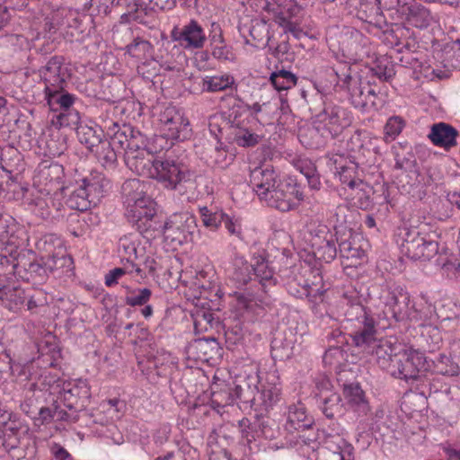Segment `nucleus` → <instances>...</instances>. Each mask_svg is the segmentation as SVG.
Segmentation results:
<instances>
[{"mask_svg":"<svg viewBox=\"0 0 460 460\" xmlns=\"http://www.w3.org/2000/svg\"><path fill=\"white\" fill-rule=\"evenodd\" d=\"M110 188V181L100 172L84 177L69 194L66 204L75 210L85 211L96 206Z\"/></svg>","mask_w":460,"mask_h":460,"instance_id":"3","label":"nucleus"},{"mask_svg":"<svg viewBox=\"0 0 460 460\" xmlns=\"http://www.w3.org/2000/svg\"><path fill=\"white\" fill-rule=\"evenodd\" d=\"M420 343L423 349L433 352L440 348L442 335L433 323H420Z\"/></svg>","mask_w":460,"mask_h":460,"instance_id":"32","label":"nucleus"},{"mask_svg":"<svg viewBox=\"0 0 460 460\" xmlns=\"http://www.w3.org/2000/svg\"><path fill=\"white\" fill-rule=\"evenodd\" d=\"M280 180L276 172L269 166L256 167L250 174L251 185L261 200Z\"/></svg>","mask_w":460,"mask_h":460,"instance_id":"21","label":"nucleus"},{"mask_svg":"<svg viewBox=\"0 0 460 460\" xmlns=\"http://www.w3.org/2000/svg\"><path fill=\"white\" fill-rule=\"evenodd\" d=\"M171 38L187 51L203 49L208 40L204 28L194 19L181 26H174L171 31Z\"/></svg>","mask_w":460,"mask_h":460,"instance_id":"9","label":"nucleus"},{"mask_svg":"<svg viewBox=\"0 0 460 460\" xmlns=\"http://www.w3.org/2000/svg\"><path fill=\"white\" fill-rule=\"evenodd\" d=\"M40 75L44 82V91L49 89H62L69 77L68 68L62 57H52L40 69Z\"/></svg>","mask_w":460,"mask_h":460,"instance_id":"18","label":"nucleus"},{"mask_svg":"<svg viewBox=\"0 0 460 460\" xmlns=\"http://www.w3.org/2000/svg\"><path fill=\"white\" fill-rule=\"evenodd\" d=\"M400 235L402 252L411 260L429 261L438 252V243L420 234L416 229L403 228Z\"/></svg>","mask_w":460,"mask_h":460,"instance_id":"7","label":"nucleus"},{"mask_svg":"<svg viewBox=\"0 0 460 460\" xmlns=\"http://www.w3.org/2000/svg\"><path fill=\"white\" fill-rule=\"evenodd\" d=\"M277 22L284 29L285 32L291 33L296 39L299 40L305 35L303 29L296 19L287 16L283 12L277 17Z\"/></svg>","mask_w":460,"mask_h":460,"instance_id":"47","label":"nucleus"},{"mask_svg":"<svg viewBox=\"0 0 460 460\" xmlns=\"http://www.w3.org/2000/svg\"><path fill=\"white\" fill-rule=\"evenodd\" d=\"M431 20L429 11L421 5H414L410 9L409 21L415 27L426 28L429 25Z\"/></svg>","mask_w":460,"mask_h":460,"instance_id":"44","label":"nucleus"},{"mask_svg":"<svg viewBox=\"0 0 460 460\" xmlns=\"http://www.w3.org/2000/svg\"><path fill=\"white\" fill-rule=\"evenodd\" d=\"M199 214L203 225L211 230H216L222 224L226 213L222 210H213L208 207H200Z\"/></svg>","mask_w":460,"mask_h":460,"instance_id":"43","label":"nucleus"},{"mask_svg":"<svg viewBox=\"0 0 460 460\" xmlns=\"http://www.w3.org/2000/svg\"><path fill=\"white\" fill-rule=\"evenodd\" d=\"M251 263L253 277L258 279L261 287L265 288L276 284L275 270L264 255H253Z\"/></svg>","mask_w":460,"mask_h":460,"instance_id":"28","label":"nucleus"},{"mask_svg":"<svg viewBox=\"0 0 460 460\" xmlns=\"http://www.w3.org/2000/svg\"><path fill=\"white\" fill-rule=\"evenodd\" d=\"M152 45L146 40L141 38L135 39L130 44L126 46V51L133 58H144L146 54L150 53Z\"/></svg>","mask_w":460,"mask_h":460,"instance_id":"48","label":"nucleus"},{"mask_svg":"<svg viewBox=\"0 0 460 460\" xmlns=\"http://www.w3.org/2000/svg\"><path fill=\"white\" fill-rule=\"evenodd\" d=\"M197 227L196 218L189 213L172 215L164 224L162 223L164 236L172 243L188 242Z\"/></svg>","mask_w":460,"mask_h":460,"instance_id":"11","label":"nucleus"},{"mask_svg":"<svg viewBox=\"0 0 460 460\" xmlns=\"http://www.w3.org/2000/svg\"><path fill=\"white\" fill-rule=\"evenodd\" d=\"M112 6L122 7L126 9V12L123 13L122 16L127 15L129 18L137 19L138 16L136 14L140 6V2L137 0H115Z\"/></svg>","mask_w":460,"mask_h":460,"instance_id":"54","label":"nucleus"},{"mask_svg":"<svg viewBox=\"0 0 460 460\" xmlns=\"http://www.w3.org/2000/svg\"><path fill=\"white\" fill-rule=\"evenodd\" d=\"M87 393L86 385L82 381H79L77 384L64 382L62 385V390L59 392L60 399L68 409L75 408L78 399L82 394L86 395Z\"/></svg>","mask_w":460,"mask_h":460,"instance_id":"33","label":"nucleus"},{"mask_svg":"<svg viewBox=\"0 0 460 460\" xmlns=\"http://www.w3.org/2000/svg\"><path fill=\"white\" fill-rule=\"evenodd\" d=\"M353 330L349 336L354 345L359 348L363 352L369 350L373 343L377 342V331L375 319L369 318L367 321L352 324Z\"/></svg>","mask_w":460,"mask_h":460,"instance_id":"22","label":"nucleus"},{"mask_svg":"<svg viewBox=\"0 0 460 460\" xmlns=\"http://www.w3.org/2000/svg\"><path fill=\"white\" fill-rule=\"evenodd\" d=\"M229 54V49L225 43L212 46V55L217 59H228Z\"/></svg>","mask_w":460,"mask_h":460,"instance_id":"61","label":"nucleus"},{"mask_svg":"<svg viewBox=\"0 0 460 460\" xmlns=\"http://www.w3.org/2000/svg\"><path fill=\"white\" fill-rule=\"evenodd\" d=\"M45 92L49 107L53 111H59L53 119V123L58 127H69L77 124L79 112L71 109L75 101V96L62 89H49Z\"/></svg>","mask_w":460,"mask_h":460,"instance_id":"5","label":"nucleus"},{"mask_svg":"<svg viewBox=\"0 0 460 460\" xmlns=\"http://www.w3.org/2000/svg\"><path fill=\"white\" fill-rule=\"evenodd\" d=\"M31 206L34 207L32 211L39 217L42 218L49 217L50 213L47 199L41 197H36L31 200Z\"/></svg>","mask_w":460,"mask_h":460,"instance_id":"56","label":"nucleus"},{"mask_svg":"<svg viewBox=\"0 0 460 460\" xmlns=\"http://www.w3.org/2000/svg\"><path fill=\"white\" fill-rule=\"evenodd\" d=\"M123 403L118 399H111L102 403V409L111 414V418H119V405Z\"/></svg>","mask_w":460,"mask_h":460,"instance_id":"59","label":"nucleus"},{"mask_svg":"<svg viewBox=\"0 0 460 460\" xmlns=\"http://www.w3.org/2000/svg\"><path fill=\"white\" fill-rule=\"evenodd\" d=\"M58 23V30L68 41H79L86 31L84 20L86 15L78 13L74 10L62 9L58 11L54 18Z\"/></svg>","mask_w":460,"mask_h":460,"instance_id":"15","label":"nucleus"},{"mask_svg":"<svg viewBox=\"0 0 460 460\" xmlns=\"http://www.w3.org/2000/svg\"><path fill=\"white\" fill-rule=\"evenodd\" d=\"M51 452L57 460H73L71 455L58 444L51 447Z\"/></svg>","mask_w":460,"mask_h":460,"instance_id":"62","label":"nucleus"},{"mask_svg":"<svg viewBox=\"0 0 460 460\" xmlns=\"http://www.w3.org/2000/svg\"><path fill=\"white\" fill-rule=\"evenodd\" d=\"M107 129V134L110 137L111 145L120 152L124 151V155L128 151H132L134 148L139 147V144H144V137L140 132H135L130 127L127 125L119 126L118 122H111L109 125H104Z\"/></svg>","mask_w":460,"mask_h":460,"instance_id":"14","label":"nucleus"},{"mask_svg":"<svg viewBox=\"0 0 460 460\" xmlns=\"http://www.w3.org/2000/svg\"><path fill=\"white\" fill-rule=\"evenodd\" d=\"M228 280L237 288L246 286L253 278L252 263L235 255L227 269Z\"/></svg>","mask_w":460,"mask_h":460,"instance_id":"25","label":"nucleus"},{"mask_svg":"<svg viewBox=\"0 0 460 460\" xmlns=\"http://www.w3.org/2000/svg\"><path fill=\"white\" fill-rule=\"evenodd\" d=\"M145 188L146 184L137 179L123 184L125 215L145 238L154 239L162 233V222L156 214L155 202L146 195Z\"/></svg>","mask_w":460,"mask_h":460,"instance_id":"1","label":"nucleus"},{"mask_svg":"<svg viewBox=\"0 0 460 460\" xmlns=\"http://www.w3.org/2000/svg\"><path fill=\"white\" fill-rule=\"evenodd\" d=\"M340 253L346 259H360L364 257L365 251L357 245L355 237L341 241L339 244Z\"/></svg>","mask_w":460,"mask_h":460,"instance_id":"46","label":"nucleus"},{"mask_svg":"<svg viewBox=\"0 0 460 460\" xmlns=\"http://www.w3.org/2000/svg\"><path fill=\"white\" fill-rule=\"evenodd\" d=\"M63 177L64 168L58 163H51L49 165H43L38 172L39 181L50 188L59 185Z\"/></svg>","mask_w":460,"mask_h":460,"instance_id":"36","label":"nucleus"},{"mask_svg":"<svg viewBox=\"0 0 460 460\" xmlns=\"http://www.w3.org/2000/svg\"><path fill=\"white\" fill-rule=\"evenodd\" d=\"M176 0H153L150 8H158L160 10H171L175 6Z\"/></svg>","mask_w":460,"mask_h":460,"instance_id":"63","label":"nucleus"},{"mask_svg":"<svg viewBox=\"0 0 460 460\" xmlns=\"http://www.w3.org/2000/svg\"><path fill=\"white\" fill-rule=\"evenodd\" d=\"M438 264L441 266L444 273L450 279H460V259L450 258L443 259L440 255L438 259Z\"/></svg>","mask_w":460,"mask_h":460,"instance_id":"51","label":"nucleus"},{"mask_svg":"<svg viewBox=\"0 0 460 460\" xmlns=\"http://www.w3.org/2000/svg\"><path fill=\"white\" fill-rule=\"evenodd\" d=\"M310 242L314 254L318 260L330 262L336 257V238L326 226H320L312 235Z\"/></svg>","mask_w":460,"mask_h":460,"instance_id":"19","label":"nucleus"},{"mask_svg":"<svg viewBox=\"0 0 460 460\" xmlns=\"http://www.w3.org/2000/svg\"><path fill=\"white\" fill-rule=\"evenodd\" d=\"M234 396L228 388L214 391L211 394L212 403L217 407H224L234 402Z\"/></svg>","mask_w":460,"mask_h":460,"instance_id":"55","label":"nucleus"},{"mask_svg":"<svg viewBox=\"0 0 460 460\" xmlns=\"http://www.w3.org/2000/svg\"><path fill=\"white\" fill-rule=\"evenodd\" d=\"M270 81L277 91L290 89L296 84V76L287 70L273 72L270 76Z\"/></svg>","mask_w":460,"mask_h":460,"instance_id":"41","label":"nucleus"},{"mask_svg":"<svg viewBox=\"0 0 460 460\" xmlns=\"http://www.w3.org/2000/svg\"><path fill=\"white\" fill-rule=\"evenodd\" d=\"M385 304L397 322L411 321L412 305L407 292L402 289L389 290Z\"/></svg>","mask_w":460,"mask_h":460,"instance_id":"20","label":"nucleus"},{"mask_svg":"<svg viewBox=\"0 0 460 460\" xmlns=\"http://www.w3.org/2000/svg\"><path fill=\"white\" fill-rule=\"evenodd\" d=\"M76 126V135L80 143L84 144L90 151L102 143L103 130L98 125L89 122L84 123L78 121Z\"/></svg>","mask_w":460,"mask_h":460,"instance_id":"31","label":"nucleus"},{"mask_svg":"<svg viewBox=\"0 0 460 460\" xmlns=\"http://www.w3.org/2000/svg\"><path fill=\"white\" fill-rule=\"evenodd\" d=\"M332 170L339 177L341 182L351 190H364L367 185L358 176V165L341 155H332L329 157Z\"/></svg>","mask_w":460,"mask_h":460,"instance_id":"17","label":"nucleus"},{"mask_svg":"<svg viewBox=\"0 0 460 460\" xmlns=\"http://www.w3.org/2000/svg\"><path fill=\"white\" fill-rule=\"evenodd\" d=\"M403 122L399 117L390 118L384 128L385 141L391 142L401 133Z\"/></svg>","mask_w":460,"mask_h":460,"instance_id":"52","label":"nucleus"},{"mask_svg":"<svg viewBox=\"0 0 460 460\" xmlns=\"http://www.w3.org/2000/svg\"><path fill=\"white\" fill-rule=\"evenodd\" d=\"M437 319L434 306L423 298L412 303L411 321L420 323H433Z\"/></svg>","mask_w":460,"mask_h":460,"instance_id":"38","label":"nucleus"},{"mask_svg":"<svg viewBox=\"0 0 460 460\" xmlns=\"http://www.w3.org/2000/svg\"><path fill=\"white\" fill-rule=\"evenodd\" d=\"M151 296L152 291L149 288H139L130 291L125 297V302L130 306L144 305L150 300Z\"/></svg>","mask_w":460,"mask_h":460,"instance_id":"50","label":"nucleus"},{"mask_svg":"<svg viewBox=\"0 0 460 460\" xmlns=\"http://www.w3.org/2000/svg\"><path fill=\"white\" fill-rule=\"evenodd\" d=\"M159 121L163 131L169 138L183 141L190 137L189 119L174 106L166 107L160 113Z\"/></svg>","mask_w":460,"mask_h":460,"instance_id":"12","label":"nucleus"},{"mask_svg":"<svg viewBox=\"0 0 460 460\" xmlns=\"http://www.w3.org/2000/svg\"><path fill=\"white\" fill-rule=\"evenodd\" d=\"M413 166V161L409 157H401L396 155L394 168L399 170H408Z\"/></svg>","mask_w":460,"mask_h":460,"instance_id":"64","label":"nucleus"},{"mask_svg":"<svg viewBox=\"0 0 460 460\" xmlns=\"http://www.w3.org/2000/svg\"><path fill=\"white\" fill-rule=\"evenodd\" d=\"M124 271L121 267L110 270L105 276V285L111 287L118 283V280L123 276Z\"/></svg>","mask_w":460,"mask_h":460,"instance_id":"60","label":"nucleus"},{"mask_svg":"<svg viewBox=\"0 0 460 460\" xmlns=\"http://www.w3.org/2000/svg\"><path fill=\"white\" fill-rule=\"evenodd\" d=\"M430 364L424 353L412 348L401 349L395 355L388 373L406 382L417 380L420 374L429 370Z\"/></svg>","mask_w":460,"mask_h":460,"instance_id":"4","label":"nucleus"},{"mask_svg":"<svg viewBox=\"0 0 460 460\" xmlns=\"http://www.w3.org/2000/svg\"><path fill=\"white\" fill-rule=\"evenodd\" d=\"M222 223L230 236L235 237L237 240L243 241L244 237L242 227V219L240 217H231L225 214Z\"/></svg>","mask_w":460,"mask_h":460,"instance_id":"49","label":"nucleus"},{"mask_svg":"<svg viewBox=\"0 0 460 460\" xmlns=\"http://www.w3.org/2000/svg\"><path fill=\"white\" fill-rule=\"evenodd\" d=\"M337 84L346 90L352 105L367 111L377 106L378 94L368 81H363L359 74L347 63L339 64L334 68Z\"/></svg>","mask_w":460,"mask_h":460,"instance_id":"2","label":"nucleus"},{"mask_svg":"<svg viewBox=\"0 0 460 460\" xmlns=\"http://www.w3.org/2000/svg\"><path fill=\"white\" fill-rule=\"evenodd\" d=\"M286 414L285 429L289 433L310 429L314 424V420L307 414L305 405L301 402L289 405Z\"/></svg>","mask_w":460,"mask_h":460,"instance_id":"26","label":"nucleus"},{"mask_svg":"<svg viewBox=\"0 0 460 460\" xmlns=\"http://www.w3.org/2000/svg\"><path fill=\"white\" fill-rule=\"evenodd\" d=\"M304 195L300 186L292 179H284L275 185L270 191L263 196L264 201L269 207L281 212L292 210L303 200Z\"/></svg>","mask_w":460,"mask_h":460,"instance_id":"6","label":"nucleus"},{"mask_svg":"<svg viewBox=\"0 0 460 460\" xmlns=\"http://www.w3.org/2000/svg\"><path fill=\"white\" fill-rule=\"evenodd\" d=\"M401 349L400 345H394L388 340L378 339L377 342L373 343V347L364 353L373 356L376 364L388 373L395 355L400 352Z\"/></svg>","mask_w":460,"mask_h":460,"instance_id":"24","label":"nucleus"},{"mask_svg":"<svg viewBox=\"0 0 460 460\" xmlns=\"http://www.w3.org/2000/svg\"><path fill=\"white\" fill-rule=\"evenodd\" d=\"M119 247L123 258L138 259L137 243L131 235L120 238Z\"/></svg>","mask_w":460,"mask_h":460,"instance_id":"53","label":"nucleus"},{"mask_svg":"<svg viewBox=\"0 0 460 460\" xmlns=\"http://www.w3.org/2000/svg\"><path fill=\"white\" fill-rule=\"evenodd\" d=\"M458 135L457 129L450 124L438 122L430 127L428 138L435 146L449 151L457 146Z\"/></svg>","mask_w":460,"mask_h":460,"instance_id":"23","label":"nucleus"},{"mask_svg":"<svg viewBox=\"0 0 460 460\" xmlns=\"http://www.w3.org/2000/svg\"><path fill=\"white\" fill-rule=\"evenodd\" d=\"M280 397V388L274 383L261 385V389L251 400L262 406L265 410L271 408Z\"/></svg>","mask_w":460,"mask_h":460,"instance_id":"35","label":"nucleus"},{"mask_svg":"<svg viewBox=\"0 0 460 460\" xmlns=\"http://www.w3.org/2000/svg\"><path fill=\"white\" fill-rule=\"evenodd\" d=\"M235 85V80L230 74L207 75L203 77L201 87L204 92L216 93L225 91Z\"/></svg>","mask_w":460,"mask_h":460,"instance_id":"34","label":"nucleus"},{"mask_svg":"<svg viewBox=\"0 0 460 460\" xmlns=\"http://www.w3.org/2000/svg\"><path fill=\"white\" fill-rule=\"evenodd\" d=\"M341 303L343 305L347 306L344 314L347 322L350 323L351 325L367 321V319L373 317L361 305L359 296L355 293L350 295L344 294Z\"/></svg>","mask_w":460,"mask_h":460,"instance_id":"29","label":"nucleus"},{"mask_svg":"<svg viewBox=\"0 0 460 460\" xmlns=\"http://www.w3.org/2000/svg\"><path fill=\"white\" fill-rule=\"evenodd\" d=\"M322 411L323 414L332 419L342 410L341 397L338 393L330 391L329 394L321 395Z\"/></svg>","mask_w":460,"mask_h":460,"instance_id":"40","label":"nucleus"},{"mask_svg":"<svg viewBox=\"0 0 460 460\" xmlns=\"http://www.w3.org/2000/svg\"><path fill=\"white\" fill-rule=\"evenodd\" d=\"M157 180L167 189L180 190L186 183H191L195 179V172L182 163L171 158L160 160L157 164Z\"/></svg>","mask_w":460,"mask_h":460,"instance_id":"8","label":"nucleus"},{"mask_svg":"<svg viewBox=\"0 0 460 460\" xmlns=\"http://www.w3.org/2000/svg\"><path fill=\"white\" fill-rule=\"evenodd\" d=\"M435 371L445 376H457L460 373L458 363H455L446 355H440L433 360Z\"/></svg>","mask_w":460,"mask_h":460,"instance_id":"45","label":"nucleus"},{"mask_svg":"<svg viewBox=\"0 0 460 460\" xmlns=\"http://www.w3.org/2000/svg\"><path fill=\"white\" fill-rule=\"evenodd\" d=\"M137 259H131V258H122V270L124 271V274H134L136 273L137 276L140 277L141 279L145 278V274L143 272V270L139 267L138 264L135 262Z\"/></svg>","mask_w":460,"mask_h":460,"instance_id":"57","label":"nucleus"},{"mask_svg":"<svg viewBox=\"0 0 460 460\" xmlns=\"http://www.w3.org/2000/svg\"><path fill=\"white\" fill-rule=\"evenodd\" d=\"M238 29L245 43L256 49L267 47L271 38L270 24L263 19L241 22Z\"/></svg>","mask_w":460,"mask_h":460,"instance_id":"16","label":"nucleus"},{"mask_svg":"<svg viewBox=\"0 0 460 460\" xmlns=\"http://www.w3.org/2000/svg\"><path fill=\"white\" fill-rule=\"evenodd\" d=\"M5 222L0 220V264L4 267H12V271L17 267V246L12 240Z\"/></svg>","mask_w":460,"mask_h":460,"instance_id":"27","label":"nucleus"},{"mask_svg":"<svg viewBox=\"0 0 460 460\" xmlns=\"http://www.w3.org/2000/svg\"><path fill=\"white\" fill-rule=\"evenodd\" d=\"M271 349L273 357L280 360L288 358L292 353V348L290 346H280L277 339L272 341Z\"/></svg>","mask_w":460,"mask_h":460,"instance_id":"58","label":"nucleus"},{"mask_svg":"<svg viewBox=\"0 0 460 460\" xmlns=\"http://www.w3.org/2000/svg\"><path fill=\"white\" fill-rule=\"evenodd\" d=\"M26 299L22 289L6 286L0 288V300L11 311H17L24 304Z\"/></svg>","mask_w":460,"mask_h":460,"instance_id":"37","label":"nucleus"},{"mask_svg":"<svg viewBox=\"0 0 460 460\" xmlns=\"http://www.w3.org/2000/svg\"><path fill=\"white\" fill-rule=\"evenodd\" d=\"M343 394L348 404L358 413V417L367 415L369 412V405L358 384L352 383L344 385Z\"/></svg>","mask_w":460,"mask_h":460,"instance_id":"30","label":"nucleus"},{"mask_svg":"<svg viewBox=\"0 0 460 460\" xmlns=\"http://www.w3.org/2000/svg\"><path fill=\"white\" fill-rule=\"evenodd\" d=\"M124 159L127 166L138 175L152 179L157 175V164L160 160L145 147V143L139 144V147L132 151H128Z\"/></svg>","mask_w":460,"mask_h":460,"instance_id":"13","label":"nucleus"},{"mask_svg":"<svg viewBox=\"0 0 460 460\" xmlns=\"http://www.w3.org/2000/svg\"><path fill=\"white\" fill-rule=\"evenodd\" d=\"M92 152L104 164H111L117 160L116 153L119 151L110 140H102V143L96 146Z\"/></svg>","mask_w":460,"mask_h":460,"instance_id":"42","label":"nucleus"},{"mask_svg":"<svg viewBox=\"0 0 460 460\" xmlns=\"http://www.w3.org/2000/svg\"><path fill=\"white\" fill-rule=\"evenodd\" d=\"M237 116L234 115L233 123L236 125L237 129L234 133V142L242 147H252L259 144L261 137L252 130L240 127L239 122L236 121Z\"/></svg>","mask_w":460,"mask_h":460,"instance_id":"39","label":"nucleus"},{"mask_svg":"<svg viewBox=\"0 0 460 460\" xmlns=\"http://www.w3.org/2000/svg\"><path fill=\"white\" fill-rule=\"evenodd\" d=\"M351 123L349 112L340 106H330L319 116V124L314 132L320 133L324 138H334L342 133Z\"/></svg>","mask_w":460,"mask_h":460,"instance_id":"10","label":"nucleus"}]
</instances>
